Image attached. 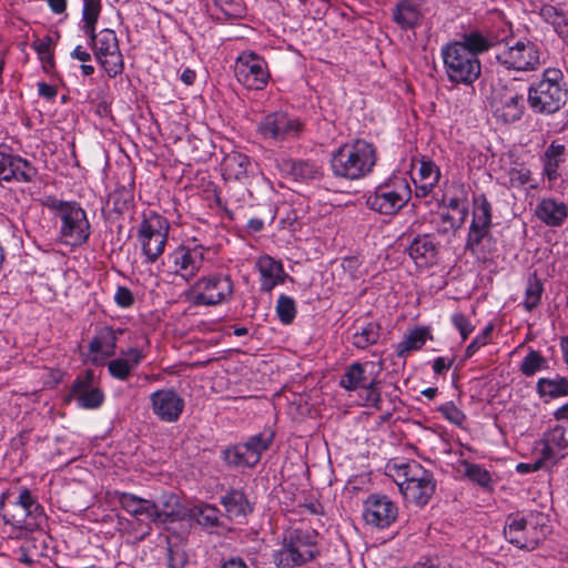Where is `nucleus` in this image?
<instances>
[{
  "label": "nucleus",
  "instance_id": "obj_1",
  "mask_svg": "<svg viewBox=\"0 0 568 568\" xmlns=\"http://www.w3.org/2000/svg\"><path fill=\"white\" fill-rule=\"evenodd\" d=\"M493 47V39L478 31L464 33L458 41L442 48L444 67L449 81L466 85L473 84L481 73L478 54Z\"/></svg>",
  "mask_w": 568,
  "mask_h": 568
},
{
  "label": "nucleus",
  "instance_id": "obj_2",
  "mask_svg": "<svg viewBox=\"0 0 568 568\" xmlns=\"http://www.w3.org/2000/svg\"><path fill=\"white\" fill-rule=\"evenodd\" d=\"M376 160L375 146L365 140H356L343 144L332 154L331 169L337 178L358 180L372 172Z\"/></svg>",
  "mask_w": 568,
  "mask_h": 568
},
{
  "label": "nucleus",
  "instance_id": "obj_3",
  "mask_svg": "<svg viewBox=\"0 0 568 568\" xmlns=\"http://www.w3.org/2000/svg\"><path fill=\"white\" fill-rule=\"evenodd\" d=\"M568 85L561 70L548 68L541 78L528 89L527 101L530 109L540 114H554L567 102Z\"/></svg>",
  "mask_w": 568,
  "mask_h": 568
},
{
  "label": "nucleus",
  "instance_id": "obj_4",
  "mask_svg": "<svg viewBox=\"0 0 568 568\" xmlns=\"http://www.w3.org/2000/svg\"><path fill=\"white\" fill-rule=\"evenodd\" d=\"M404 498L417 506H425L435 493L433 473L416 460L388 466Z\"/></svg>",
  "mask_w": 568,
  "mask_h": 568
},
{
  "label": "nucleus",
  "instance_id": "obj_5",
  "mask_svg": "<svg viewBox=\"0 0 568 568\" xmlns=\"http://www.w3.org/2000/svg\"><path fill=\"white\" fill-rule=\"evenodd\" d=\"M42 204L60 219V235L64 244L80 246L88 241L90 223L85 211L77 202L47 196Z\"/></svg>",
  "mask_w": 568,
  "mask_h": 568
},
{
  "label": "nucleus",
  "instance_id": "obj_6",
  "mask_svg": "<svg viewBox=\"0 0 568 568\" xmlns=\"http://www.w3.org/2000/svg\"><path fill=\"white\" fill-rule=\"evenodd\" d=\"M317 532L290 528L283 536L282 548L273 554L274 562L280 568H293L313 560L318 554Z\"/></svg>",
  "mask_w": 568,
  "mask_h": 568
},
{
  "label": "nucleus",
  "instance_id": "obj_7",
  "mask_svg": "<svg viewBox=\"0 0 568 568\" xmlns=\"http://www.w3.org/2000/svg\"><path fill=\"white\" fill-rule=\"evenodd\" d=\"M548 532L546 517L540 513H530L526 517L508 516L505 538L519 549L532 550L545 539Z\"/></svg>",
  "mask_w": 568,
  "mask_h": 568
},
{
  "label": "nucleus",
  "instance_id": "obj_8",
  "mask_svg": "<svg viewBox=\"0 0 568 568\" xmlns=\"http://www.w3.org/2000/svg\"><path fill=\"white\" fill-rule=\"evenodd\" d=\"M412 196L410 186L405 178L395 176L378 185L366 199L369 209L386 215L396 214Z\"/></svg>",
  "mask_w": 568,
  "mask_h": 568
},
{
  "label": "nucleus",
  "instance_id": "obj_9",
  "mask_svg": "<svg viewBox=\"0 0 568 568\" xmlns=\"http://www.w3.org/2000/svg\"><path fill=\"white\" fill-rule=\"evenodd\" d=\"M169 236V223L161 216L143 220L138 229V241L146 263H154L163 254Z\"/></svg>",
  "mask_w": 568,
  "mask_h": 568
},
{
  "label": "nucleus",
  "instance_id": "obj_10",
  "mask_svg": "<svg viewBox=\"0 0 568 568\" xmlns=\"http://www.w3.org/2000/svg\"><path fill=\"white\" fill-rule=\"evenodd\" d=\"M490 105L497 119L515 122L525 111L524 93L513 84H497L491 91Z\"/></svg>",
  "mask_w": 568,
  "mask_h": 568
},
{
  "label": "nucleus",
  "instance_id": "obj_11",
  "mask_svg": "<svg viewBox=\"0 0 568 568\" xmlns=\"http://www.w3.org/2000/svg\"><path fill=\"white\" fill-rule=\"evenodd\" d=\"M496 59L508 70L534 71L540 65L539 49L531 41H517L500 50Z\"/></svg>",
  "mask_w": 568,
  "mask_h": 568
},
{
  "label": "nucleus",
  "instance_id": "obj_12",
  "mask_svg": "<svg viewBox=\"0 0 568 568\" xmlns=\"http://www.w3.org/2000/svg\"><path fill=\"white\" fill-rule=\"evenodd\" d=\"M233 293L227 275L213 274L199 280L193 286L194 304L217 305L226 302Z\"/></svg>",
  "mask_w": 568,
  "mask_h": 568
},
{
  "label": "nucleus",
  "instance_id": "obj_13",
  "mask_svg": "<svg viewBox=\"0 0 568 568\" xmlns=\"http://www.w3.org/2000/svg\"><path fill=\"white\" fill-rule=\"evenodd\" d=\"M206 248L200 244L192 246L181 245L168 255V265L171 272L190 281L201 270Z\"/></svg>",
  "mask_w": 568,
  "mask_h": 568
},
{
  "label": "nucleus",
  "instance_id": "obj_14",
  "mask_svg": "<svg viewBox=\"0 0 568 568\" xmlns=\"http://www.w3.org/2000/svg\"><path fill=\"white\" fill-rule=\"evenodd\" d=\"M303 125L296 118L284 112H273L266 115L257 125V133L264 139L283 141L297 138Z\"/></svg>",
  "mask_w": 568,
  "mask_h": 568
},
{
  "label": "nucleus",
  "instance_id": "obj_15",
  "mask_svg": "<svg viewBox=\"0 0 568 568\" xmlns=\"http://www.w3.org/2000/svg\"><path fill=\"white\" fill-rule=\"evenodd\" d=\"M114 499L140 526L146 528L149 535L151 525L156 524V503L125 491H114Z\"/></svg>",
  "mask_w": 568,
  "mask_h": 568
},
{
  "label": "nucleus",
  "instance_id": "obj_16",
  "mask_svg": "<svg viewBox=\"0 0 568 568\" xmlns=\"http://www.w3.org/2000/svg\"><path fill=\"white\" fill-rule=\"evenodd\" d=\"M152 413L164 423H175L181 417L185 402L173 388H162L150 394Z\"/></svg>",
  "mask_w": 568,
  "mask_h": 568
},
{
  "label": "nucleus",
  "instance_id": "obj_17",
  "mask_svg": "<svg viewBox=\"0 0 568 568\" xmlns=\"http://www.w3.org/2000/svg\"><path fill=\"white\" fill-rule=\"evenodd\" d=\"M122 331L113 329L110 326H103L95 331L88 345L85 361L95 366H102L108 358L115 354L118 336Z\"/></svg>",
  "mask_w": 568,
  "mask_h": 568
},
{
  "label": "nucleus",
  "instance_id": "obj_18",
  "mask_svg": "<svg viewBox=\"0 0 568 568\" xmlns=\"http://www.w3.org/2000/svg\"><path fill=\"white\" fill-rule=\"evenodd\" d=\"M396 505L384 495H371L364 504L363 518L366 524L385 528L397 518Z\"/></svg>",
  "mask_w": 568,
  "mask_h": 568
},
{
  "label": "nucleus",
  "instance_id": "obj_19",
  "mask_svg": "<svg viewBox=\"0 0 568 568\" xmlns=\"http://www.w3.org/2000/svg\"><path fill=\"white\" fill-rule=\"evenodd\" d=\"M406 251L419 268H428L437 263L438 242L429 234L417 235Z\"/></svg>",
  "mask_w": 568,
  "mask_h": 568
},
{
  "label": "nucleus",
  "instance_id": "obj_20",
  "mask_svg": "<svg viewBox=\"0 0 568 568\" xmlns=\"http://www.w3.org/2000/svg\"><path fill=\"white\" fill-rule=\"evenodd\" d=\"M425 16L422 0H400L392 11L393 21L403 30L418 27Z\"/></svg>",
  "mask_w": 568,
  "mask_h": 568
},
{
  "label": "nucleus",
  "instance_id": "obj_21",
  "mask_svg": "<svg viewBox=\"0 0 568 568\" xmlns=\"http://www.w3.org/2000/svg\"><path fill=\"white\" fill-rule=\"evenodd\" d=\"M144 358L145 354L142 349L130 347L122 351L119 357L106 363L108 372L114 379L126 381Z\"/></svg>",
  "mask_w": 568,
  "mask_h": 568
},
{
  "label": "nucleus",
  "instance_id": "obj_22",
  "mask_svg": "<svg viewBox=\"0 0 568 568\" xmlns=\"http://www.w3.org/2000/svg\"><path fill=\"white\" fill-rule=\"evenodd\" d=\"M0 515L7 525L31 531L29 516L22 511L21 506L17 503L14 491L9 490L0 496Z\"/></svg>",
  "mask_w": 568,
  "mask_h": 568
},
{
  "label": "nucleus",
  "instance_id": "obj_23",
  "mask_svg": "<svg viewBox=\"0 0 568 568\" xmlns=\"http://www.w3.org/2000/svg\"><path fill=\"white\" fill-rule=\"evenodd\" d=\"M17 503L22 511L29 516V526L31 531L39 529L47 523V516L43 507L38 501V497L27 487H20L14 491Z\"/></svg>",
  "mask_w": 568,
  "mask_h": 568
},
{
  "label": "nucleus",
  "instance_id": "obj_24",
  "mask_svg": "<svg viewBox=\"0 0 568 568\" xmlns=\"http://www.w3.org/2000/svg\"><path fill=\"white\" fill-rule=\"evenodd\" d=\"M256 267L260 273L261 287L265 292L272 291L285 280L282 263L271 256L265 255L260 257L256 262Z\"/></svg>",
  "mask_w": 568,
  "mask_h": 568
},
{
  "label": "nucleus",
  "instance_id": "obj_25",
  "mask_svg": "<svg viewBox=\"0 0 568 568\" xmlns=\"http://www.w3.org/2000/svg\"><path fill=\"white\" fill-rule=\"evenodd\" d=\"M156 523L169 524L187 518L189 508L183 506L180 498L174 494L163 495L156 503Z\"/></svg>",
  "mask_w": 568,
  "mask_h": 568
},
{
  "label": "nucleus",
  "instance_id": "obj_26",
  "mask_svg": "<svg viewBox=\"0 0 568 568\" xmlns=\"http://www.w3.org/2000/svg\"><path fill=\"white\" fill-rule=\"evenodd\" d=\"M536 216L549 226H560L568 216L565 203L554 199H542L536 206Z\"/></svg>",
  "mask_w": 568,
  "mask_h": 568
},
{
  "label": "nucleus",
  "instance_id": "obj_27",
  "mask_svg": "<svg viewBox=\"0 0 568 568\" xmlns=\"http://www.w3.org/2000/svg\"><path fill=\"white\" fill-rule=\"evenodd\" d=\"M278 168L296 181H311L321 176L320 168L310 161L284 159L278 163Z\"/></svg>",
  "mask_w": 568,
  "mask_h": 568
},
{
  "label": "nucleus",
  "instance_id": "obj_28",
  "mask_svg": "<svg viewBox=\"0 0 568 568\" xmlns=\"http://www.w3.org/2000/svg\"><path fill=\"white\" fill-rule=\"evenodd\" d=\"M9 170L11 174H9V182L17 181L22 183L33 182L38 175L37 168L23 159L19 154H14L10 151L9 153Z\"/></svg>",
  "mask_w": 568,
  "mask_h": 568
},
{
  "label": "nucleus",
  "instance_id": "obj_29",
  "mask_svg": "<svg viewBox=\"0 0 568 568\" xmlns=\"http://www.w3.org/2000/svg\"><path fill=\"white\" fill-rule=\"evenodd\" d=\"M368 365V363H353L347 366L345 373L341 377L339 385L347 392H354L365 387L371 379L366 374V367Z\"/></svg>",
  "mask_w": 568,
  "mask_h": 568
},
{
  "label": "nucleus",
  "instance_id": "obj_30",
  "mask_svg": "<svg viewBox=\"0 0 568 568\" xmlns=\"http://www.w3.org/2000/svg\"><path fill=\"white\" fill-rule=\"evenodd\" d=\"M537 393L541 398H559L568 396V378L558 374L541 377L537 382Z\"/></svg>",
  "mask_w": 568,
  "mask_h": 568
},
{
  "label": "nucleus",
  "instance_id": "obj_31",
  "mask_svg": "<svg viewBox=\"0 0 568 568\" xmlns=\"http://www.w3.org/2000/svg\"><path fill=\"white\" fill-rule=\"evenodd\" d=\"M427 339H433L429 328L424 326L415 327L398 343L396 347L397 356L406 357L408 353L420 349Z\"/></svg>",
  "mask_w": 568,
  "mask_h": 568
},
{
  "label": "nucleus",
  "instance_id": "obj_32",
  "mask_svg": "<svg viewBox=\"0 0 568 568\" xmlns=\"http://www.w3.org/2000/svg\"><path fill=\"white\" fill-rule=\"evenodd\" d=\"M186 519L196 521L203 528H213L220 524V510L209 504L195 505L189 508Z\"/></svg>",
  "mask_w": 568,
  "mask_h": 568
},
{
  "label": "nucleus",
  "instance_id": "obj_33",
  "mask_svg": "<svg viewBox=\"0 0 568 568\" xmlns=\"http://www.w3.org/2000/svg\"><path fill=\"white\" fill-rule=\"evenodd\" d=\"M381 336V325L376 322H369L358 326L353 334L352 343L356 348L365 349L377 343Z\"/></svg>",
  "mask_w": 568,
  "mask_h": 568
},
{
  "label": "nucleus",
  "instance_id": "obj_34",
  "mask_svg": "<svg viewBox=\"0 0 568 568\" xmlns=\"http://www.w3.org/2000/svg\"><path fill=\"white\" fill-rule=\"evenodd\" d=\"M34 530L36 532L23 541L21 549L33 557H47L51 539L43 531L42 527Z\"/></svg>",
  "mask_w": 568,
  "mask_h": 568
},
{
  "label": "nucleus",
  "instance_id": "obj_35",
  "mask_svg": "<svg viewBox=\"0 0 568 568\" xmlns=\"http://www.w3.org/2000/svg\"><path fill=\"white\" fill-rule=\"evenodd\" d=\"M270 79L271 73L266 61L251 52V90H262Z\"/></svg>",
  "mask_w": 568,
  "mask_h": 568
},
{
  "label": "nucleus",
  "instance_id": "obj_36",
  "mask_svg": "<svg viewBox=\"0 0 568 568\" xmlns=\"http://www.w3.org/2000/svg\"><path fill=\"white\" fill-rule=\"evenodd\" d=\"M95 59H102L105 54H110L119 50L116 34L113 30L104 29L95 39L91 40Z\"/></svg>",
  "mask_w": 568,
  "mask_h": 568
},
{
  "label": "nucleus",
  "instance_id": "obj_37",
  "mask_svg": "<svg viewBox=\"0 0 568 568\" xmlns=\"http://www.w3.org/2000/svg\"><path fill=\"white\" fill-rule=\"evenodd\" d=\"M101 11L100 0H83L82 10V30L90 37V40L95 39V24Z\"/></svg>",
  "mask_w": 568,
  "mask_h": 568
},
{
  "label": "nucleus",
  "instance_id": "obj_38",
  "mask_svg": "<svg viewBox=\"0 0 568 568\" xmlns=\"http://www.w3.org/2000/svg\"><path fill=\"white\" fill-rule=\"evenodd\" d=\"M545 447L542 448L544 458L548 459L552 456V450L566 449L568 447V439L566 438V428L557 425L551 428L544 438Z\"/></svg>",
  "mask_w": 568,
  "mask_h": 568
},
{
  "label": "nucleus",
  "instance_id": "obj_39",
  "mask_svg": "<svg viewBox=\"0 0 568 568\" xmlns=\"http://www.w3.org/2000/svg\"><path fill=\"white\" fill-rule=\"evenodd\" d=\"M222 503L230 518H245V511L248 503L242 490H232L223 497Z\"/></svg>",
  "mask_w": 568,
  "mask_h": 568
},
{
  "label": "nucleus",
  "instance_id": "obj_40",
  "mask_svg": "<svg viewBox=\"0 0 568 568\" xmlns=\"http://www.w3.org/2000/svg\"><path fill=\"white\" fill-rule=\"evenodd\" d=\"M540 16L546 22L554 26L559 36L568 34V18L562 10L551 4H545L540 8Z\"/></svg>",
  "mask_w": 568,
  "mask_h": 568
},
{
  "label": "nucleus",
  "instance_id": "obj_41",
  "mask_svg": "<svg viewBox=\"0 0 568 568\" xmlns=\"http://www.w3.org/2000/svg\"><path fill=\"white\" fill-rule=\"evenodd\" d=\"M565 145L552 141L545 152V172L549 179H555L557 169L562 162Z\"/></svg>",
  "mask_w": 568,
  "mask_h": 568
},
{
  "label": "nucleus",
  "instance_id": "obj_42",
  "mask_svg": "<svg viewBox=\"0 0 568 568\" xmlns=\"http://www.w3.org/2000/svg\"><path fill=\"white\" fill-rule=\"evenodd\" d=\"M542 292L544 285L540 278L536 274L530 275L527 281L524 298V306L527 311H531L539 305Z\"/></svg>",
  "mask_w": 568,
  "mask_h": 568
},
{
  "label": "nucleus",
  "instance_id": "obj_43",
  "mask_svg": "<svg viewBox=\"0 0 568 568\" xmlns=\"http://www.w3.org/2000/svg\"><path fill=\"white\" fill-rule=\"evenodd\" d=\"M439 170L433 162H423L419 169V176L422 184L418 189L422 195H426L437 184L439 180Z\"/></svg>",
  "mask_w": 568,
  "mask_h": 568
},
{
  "label": "nucleus",
  "instance_id": "obj_44",
  "mask_svg": "<svg viewBox=\"0 0 568 568\" xmlns=\"http://www.w3.org/2000/svg\"><path fill=\"white\" fill-rule=\"evenodd\" d=\"M274 438V432L271 428H265L263 432L251 436V458L255 455L251 467L260 460L261 454L265 452Z\"/></svg>",
  "mask_w": 568,
  "mask_h": 568
},
{
  "label": "nucleus",
  "instance_id": "obj_45",
  "mask_svg": "<svg viewBox=\"0 0 568 568\" xmlns=\"http://www.w3.org/2000/svg\"><path fill=\"white\" fill-rule=\"evenodd\" d=\"M471 223L475 226L479 225L488 229L491 224V205L484 195L475 200Z\"/></svg>",
  "mask_w": 568,
  "mask_h": 568
},
{
  "label": "nucleus",
  "instance_id": "obj_46",
  "mask_svg": "<svg viewBox=\"0 0 568 568\" xmlns=\"http://www.w3.org/2000/svg\"><path fill=\"white\" fill-rule=\"evenodd\" d=\"M79 407L84 409H97L104 403L105 396L103 390L95 386L74 397Z\"/></svg>",
  "mask_w": 568,
  "mask_h": 568
},
{
  "label": "nucleus",
  "instance_id": "obj_47",
  "mask_svg": "<svg viewBox=\"0 0 568 568\" xmlns=\"http://www.w3.org/2000/svg\"><path fill=\"white\" fill-rule=\"evenodd\" d=\"M546 365V358L537 351H530L520 364V372L530 377L542 369Z\"/></svg>",
  "mask_w": 568,
  "mask_h": 568
},
{
  "label": "nucleus",
  "instance_id": "obj_48",
  "mask_svg": "<svg viewBox=\"0 0 568 568\" xmlns=\"http://www.w3.org/2000/svg\"><path fill=\"white\" fill-rule=\"evenodd\" d=\"M248 453V443L233 445L223 450L224 460L233 466H246V455Z\"/></svg>",
  "mask_w": 568,
  "mask_h": 568
},
{
  "label": "nucleus",
  "instance_id": "obj_49",
  "mask_svg": "<svg viewBox=\"0 0 568 568\" xmlns=\"http://www.w3.org/2000/svg\"><path fill=\"white\" fill-rule=\"evenodd\" d=\"M97 60L110 78H114L123 71L124 63L120 49Z\"/></svg>",
  "mask_w": 568,
  "mask_h": 568
},
{
  "label": "nucleus",
  "instance_id": "obj_50",
  "mask_svg": "<svg viewBox=\"0 0 568 568\" xmlns=\"http://www.w3.org/2000/svg\"><path fill=\"white\" fill-rule=\"evenodd\" d=\"M276 313L283 324H291L296 316L294 300L290 296L281 295L276 303Z\"/></svg>",
  "mask_w": 568,
  "mask_h": 568
},
{
  "label": "nucleus",
  "instance_id": "obj_51",
  "mask_svg": "<svg viewBox=\"0 0 568 568\" xmlns=\"http://www.w3.org/2000/svg\"><path fill=\"white\" fill-rule=\"evenodd\" d=\"M97 376L93 369H87L83 374L79 375L72 383L70 395L75 397L85 390L95 387Z\"/></svg>",
  "mask_w": 568,
  "mask_h": 568
},
{
  "label": "nucleus",
  "instance_id": "obj_52",
  "mask_svg": "<svg viewBox=\"0 0 568 568\" xmlns=\"http://www.w3.org/2000/svg\"><path fill=\"white\" fill-rule=\"evenodd\" d=\"M463 466L465 467V475L473 480L474 483H477L481 487L489 486L491 481V477L488 470L485 468H481L479 465L471 464L468 462H464Z\"/></svg>",
  "mask_w": 568,
  "mask_h": 568
},
{
  "label": "nucleus",
  "instance_id": "obj_53",
  "mask_svg": "<svg viewBox=\"0 0 568 568\" xmlns=\"http://www.w3.org/2000/svg\"><path fill=\"white\" fill-rule=\"evenodd\" d=\"M379 381L377 375L371 377L369 383L362 389L365 392L364 405L381 409L382 398L379 392Z\"/></svg>",
  "mask_w": 568,
  "mask_h": 568
},
{
  "label": "nucleus",
  "instance_id": "obj_54",
  "mask_svg": "<svg viewBox=\"0 0 568 568\" xmlns=\"http://www.w3.org/2000/svg\"><path fill=\"white\" fill-rule=\"evenodd\" d=\"M32 48L39 55L44 70L53 67V54L51 52V39L49 37L37 39L32 43Z\"/></svg>",
  "mask_w": 568,
  "mask_h": 568
},
{
  "label": "nucleus",
  "instance_id": "obj_55",
  "mask_svg": "<svg viewBox=\"0 0 568 568\" xmlns=\"http://www.w3.org/2000/svg\"><path fill=\"white\" fill-rule=\"evenodd\" d=\"M234 74L244 90L248 89V54L243 52L235 61Z\"/></svg>",
  "mask_w": 568,
  "mask_h": 568
},
{
  "label": "nucleus",
  "instance_id": "obj_56",
  "mask_svg": "<svg viewBox=\"0 0 568 568\" xmlns=\"http://www.w3.org/2000/svg\"><path fill=\"white\" fill-rule=\"evenodd\" d=\"M246 158L242 156H233L226 162V173L230 178H234L235 180H242L246 176Z\"/></svg>",
  "mask_w": 568,
  "mask_h": 568
},
{
  "label": "nucleus",
  "instance_id": "obj_57",
  "mask_svg": "<svg viewBox=\"0 0 568 568\" xmlns=\"http://www.w3.org/2000/svg\"><path fill=\"white\" fill-rule=\"evenodd\" d=\"M442 415L450 423L460 426L466 419L465 414L452 402L439 407Z\"/></svg>",
  "mask_w": 568,
  "mask_h": 568
},
{
  "label": "nucleus",
  "instance_id": "obj_58",
  "mask_svg": "<svg viewBox=\"0 0 568 568\" xmlns=\"http://www.w3.org/2000/svg\"><path fill=\"white\" fill-rule=\"evenodd\" d=\"M493 325L489 324L486 326L480 334H478L471 343L467 346L465 356L471 357L481 346L486 345L488 343L489 336L493 332Z\"/></svg>",
  "mask_w": 568,
  "mask_h": 568
},
{
  "label": "nucleus",
  "instance_id": "obj_59",
  "mask_svg": "<svg viewBox=\"0 0 568 568\" xmlns=\"http://www.w3.org/2000/svg\"><path fill=\"white\" fill-rule=\"evenodd\" d=\"M452 323L460 333L463 341H466L475 328L470 321L462 313L453 314Z\"/></svg>",
  "mask_w": 568,
  "mask_h": 568
},
{
  "label": "nucleus",
  "instance_id": "obj_60",
  "mask_svg": "<svg viewBox=\"0 0 568 568\" xmlns=\"http://www.w3.org/2000/svg\"><path fill=\"white\" fill-rule=\"evenodd\" d=\"M488 233V227H485V226H475L473 223L470 224V230H469V234H468V240H467V248L474 251L476 246H478L480 244V242L483 241V239L487 235Z\"/></svg>",
  "mask_w": 568,
  "mask_h": 568
},
{
  "label": "nucleus",
  "instance_id": "obj_61",
  "mask_svg": "<svg viewBox=\"0 0 568 568\" xmlns=\"http://www.w3.org/2000/svg\"><path fill=\"white\" fill-rule=\"evenodd\" d=\"M114 301L116 305L125 308L133 305L134 296L128 287L119 286L114 295Z\"/></svg>",
  "mask_w": 568,
  "mask_h": 568
},
{
  "label": "nucleus",
  "instance_id": "obj_62",
  "mask_svg": "<svg viewBox=\"0 0 568 568\" xmlns=\"http://www.w3.org/2000/svg\"><path fill=\"white\" fill-rule=\"evenodd\" d=\"M9 153L10 149L8 146H0V182H9V174H11L9 170Z\"/></svg>",
  "mask_w": 568,
  "mask_h": 568
},
{
  "label": "nucleus",
  "instance_id": "obj_63",
  "mask_svg": "<svg viewBox=\"0 0 568 568\" xmlns=\"http://www.w3.org/2000/svg\"><path fill=\"white\" fill-rule=\"evenodd\" d=\"M38 92H39V95L45 98L47 100H53L58 93L55 87L48 84L45 82L38 83Z\"/></svg>",
  "mask_w": 568,
  "mask_h": 568
},
{
  "label": "nucleus",
  "instance_id": "obj_64",
  "mask_svg": "<svg viewBox=\"0 0 568 568\" xmlns=\"http://www.w3.org/2000/svg\"><path fill=\"white\" fill-rule=\"evenodd\" d=\"M452 365H453V361L447 362L446 358H444V357H437L434 361L433 369L436 374H442L443 372L449 369Z\"/></svg>",
  "mask_w": 568,
  "mask_h": 568
}]
</instances>
